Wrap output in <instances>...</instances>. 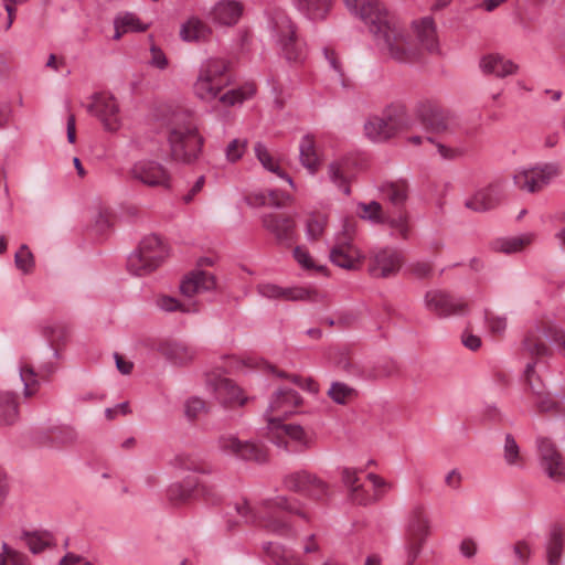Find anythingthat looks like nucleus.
I'll return each mask as SVG.
<instances>
[{
    "label": "nucleus",
    "instance_id": "nucleus-1",
    "mask_svg": "<svg viewBox=\"0 0 565 565\" xmlns=\"http://www.w3.org/2000/svg\"><path fill=\"white\" fill-rule=\"evenodd\" d=\"M347 8L358 14L376 36L381 50L399 63L420 61L423 52L433 53L438 49L436 26L433 18L426 17L413 22L416 33L414 43L394 24L393 18L379 0H343Z\"/></svg>",
    "mask_w": 565,
    "mask_h": 565
},
{
    "label": "nucleus",
    "instance_id": "nucleus-2",
    "mask_svg": "<svg viewBox=\"0 0 565 565\" xmlns=\"http://www.w3.org/2000/svg\"><path fill=\"white\" fill-rule=\"evenodd\" d=\"M168 140L172 158L184 163L195 161L203 146V138L198 131L196 124L186 113H178L173 116L169 126Z\"/></svg>",
    "mask_w": 565,
    "mask_h": 565
},
{
    "label": "nucleus",
    "instance_id": "nucleus-3",
    "mask_svg": "<svg viewBox=\"0 0 565 565\" xmlns=\"http://www.w3.org/2000/svg\"><path fill=\"white\" fill-rule=\"evenodd\" d=\"M275 509L286 511L289 514H295L305 521H309L308 513L303 510L298 500L285 495H278L275 499L263 501L259 507L260 515L257 524L270 533L287 536L294 532L292 526L288 521L274 514Z\"/></svg>",
    "mask_w": 565,
    "mask_h": 565
},
{
    "label": "nucleus",
    "instance_id": "nucleus-4",
    "mask_svg": "<svg viewBox=\"0 0 565 565\" xmlns=\"http://www.w3.org/2000/svg\"><path fill=\"white\" fill-rule=\"evenodd\" d=\"M415 113L427 132L452 137L459 129L457 116L434 102L425 100L418 103Z\"/></svg>",
    "mask_w": 565,
    "mask_h": 565
},
{
    "label": "nucleus",
    "instance_id": "nucleus-5",
    "mask_svg": "<svg viewBox=\"0 0 565 565\" xmlns=\"http://www.w3.org/2000/svg\"><path fill=\"white\" fill-rule=\"evenodd\" d=\"M228 64L221 58H210L202 64L200 74L194 83L195 95L206 102L215 99L230 83Z\"/></svg>",
    "mask_w": 565,
    "mask_h": 565
},
{
    "label": "nucleus",
    "instance_id": "nucleus-6",
    "mask_svg": "<svg viewBox=\"0 0 565 565\" xmlns=\"http://www.w3.org/2000/svg\"><path fill=\"white\" fill-rule=\"evenodd\" d=\"M167 257V249L157 235L146 236L127 260L128 270L136 276H145L160 266Z\"/></svg>",
    "mask_w": 565,
    "mask_h": 565
},
{
    "label": "nucleus",
    "instance_id": "nucleus-7",
    "mask_svg": "<svg viewBox=\"0 0 565 565\" xmlns=\"http://www.w3.org/2000/svg\"><path fill=\"white\" fill-rule=\"evenodd\" d=\"M545 339L556 345L558 352L565 356V330L555 324L530 330L522 342L524 353L531 358L548 356L552 351L545 343Z\"/></svg>",
    "mask_w": 565,
    "mask_h": 565
},
{
    "label": "nucleus",
    "instance_id": "nucleus-8",
    "mask_svg": "<svg viewBox=\"0 0 565 565\" xmlns=\"http://www.w3.org/2000/svg\"><path fill=\"white\" fill-rule=\"evenodd\" d=\"M274 31L285 58L288 62H302L306 51L303 44L296 36L295 25L291 20L284 13L277 14L274 19Z\"/></svg>",
    "mask_w": 565,
    "mask_h": 565
},
{
    "label": "nucleus",
    "instance_id": "nucleus-9",
    "mask_svg": "<svg viewBox=\"0 0 565 565\" xmlns=\"http://www.w3.org/2000/svg\"><path fill=\"white\" fill-rule=\"evenodd\" d=\"M428 534L429 520L424 508L416 507L411 513L406 530L407 565H413L416 561Z\"/></svg>",
    "mask_w": 565,
    "mask_h": 565
},
{
    "label": "nucleus",
    "instance_id": "nucleus-10",
    "mask_svg": "<svg viewBox=\"0 0 565 565\" xmlns=\"http://www.w3.org/2000/svg\"><path fill=\"white\" fill-rule=\"evenodd\" d=\"M541 467L554 482H565V459L556 445L547 437L536 439Z\"/></svg>",
    "mask_w": 565,
    "mask_h": 565
},
{
    "label": "nucleus",
    "instance_id": "nucleus-11",
    "mask_svg": "<svg viewBox=\"0 0 565 565\" xmlns=\"http://www.w3.org/2000/svg\"><path fill=\"white\" fill-rule=\"evenodd\" d=\"M351 241L352 228L345 227L342 236L338 237L335 245L330 249V260L340 268L356 270L362 266L363 255Z\"/></svg>",
    "mask_w": 565,
    "mask_h": 565
},
{
    "label": "nucleus",
    "instance_id": "nucleus-12",
    "mask_svg": "<svg viewBox=\"0 0 565 565\" xmlns=\"http://www.w3.org/2000/svg\"><path fill=\"white\" fill-rule=\"evenodd\" d=\"M284 486L287 490L315 500L324 498L328 490L326 482L307 471H297L287 475L284 478Z\"/></svg>",
    "mask_w": 565,
    "mask_h": 565
},
{
    "label": "nucleus",
    "instance_id": "nucleus-13",
    "mask_svg": "<svg viewBox=\"0 0 565 565\" xmlns=\"http://www.w3.org/2000/svg\"><path fill=\"white\" fill-rule=\"evenodd\" d=\"M557 174L558 167L553 163H547L542 167H533L518 171L513 177V181L520 190L534 193L540 191Z\"/></svg>",
    "mask_w": 565,
    "mask_h": 565
},
{
    "label": "nucleus",
    "instance_id": "nucleus-14",
    "mask_svg": "<svg viewBox=\"0 0 565 565\" xmlns=\"http://www.w3.org/2000/svg\"><path fill=\"white\" fill-rule=\"evenodd\" d=\"M217 444L223 452L233 455L236 458L258 463L267 461V451L262 445L242 441L232 435L220 437Z\"/></svg>",
    "mask_w": 565,
    "mask_h": 565
},
{
    "label": "nucleus",
    "instance_id": "nucleus-15",
    "mask_svg": "<svg viewBox=\"0 0 565 565\" xmlns=\"http://www.w3.org/2000/svg\"><path fill=\"white\" fill-rule=\"evenodd\" d=\"M87 111L96 116L106 130L116 131L119 129V106L114 96L105 93L95 94L93 102L87 106Z\"/></svg>",
    "mask_w": 565,
    "mask_h": 565
},
{
    "label": "nucleus",
    "instance_id": "nucleus-16",
    "mask_svg": "<svg viewBox=\"0 0 565 565\" xmlns=\"http://www.w3.org/2000/svg\"><path fill=\"white\" fill-rule=\"evenodd\" d=\"M264 228L274 235L276 243L291 247L296 241V222L294 217L280 213H266L262 216Z\"/></svg>",
    "mask_w": 565,
    "mask_h": 565
},
{
    "label": "nucleus",
    "instance_id": "nucleus-17",
    "mask_svg": "<svg viewBox=\"0 0 565 565\" xmlns=\"http://www.w3.org/2000/svg\"><path fill=\"white\" fill-rule=\"evenodd\" d=\"M207 387L214 393L216 399L224 407L244 406L247 397L244 395L231 379L220 375H210L206 381Z\"/></svg>",
    "mask_w": 565,
    "mask_h": 565
},
{
    "label": "nucleus",
    "instance_id": "nucleus-18",
    "mask_svg": "<svg viewBox=\"0 0 565 565\" xmlns=\"http://www.w3.org/2000/svg\"><path fill=\"white\" fill-rule=\"evenodd\" d=\"M130 175L148 186H169L168 170L154 160L142 159L135 162L130 169Z\"/></svg>",
    "mask_w": 565,
    "mask_h": 565
},
{
    "label": "nucleus",
    "instance_id": "nucleus-19",
    "mask_svg": "<svg viewBox=\"0 0 565 565\" xmlns=\"http://www.w3.org/2000/svg\"><path fill=\"white\" fill-rule=\"evenodd\" d=\"M302 403L301 396L291 388H280L276 391L269 405L265 412L267 425H269V417H282V420L296 412Z\"/></svg>",
    "mask_w": 565,
    "mask_h": 565
},
{
    "label": "nucleus",
    "instance_id": "nucleus-20",
    "mask_svg": "<svg viewBox=\"0 0 565 565\" xmlns=\"http://www.w3.org/2000/svg\"><path fill=\"white\" fill-rule=\"evenodd\" d=\"M402 262V255L397 250L382 248L372 255L367 270L374 278H387L397 274Z\"/></svg>",
    "mask_w": 565,
    "mask_h": 565
},
{
    "label": "nucleus",
    "instance_id": "nucleus-21",
    "mask_svg": "<svg viewBox=\"0 0 565 565\" xmlns=\"http://www.w3.org/2000/svg\"><path fill=\"white\" fill-rule=\"evenodd\" d=\"M425 306L427 310L439 317H447L452 313L463 311L466 303L455 299L449 294L441 290H430L425 295Z\"/></svg>",
    "mask_w": 565,
    "mask_h": 565
},
{
    "label": "nucleus",
    "instance_id": "nucleus-22",
    "mask_svg": "<svg viewBox=\"0 0 565 565\" xmlns=\"http://www.w3.org/2000/svg\"><path fill=\"white\" fill-rule=\"evenodd\" d=\"M535 366L536 362H529L524 370V377L530 390L536 396V408L541 413H557L562 405L550 394L544 392L543 383H539V385L534 384L533 375L535 374Z\"/></svg>",
    "mask_w": 565,
    "mask_h": 565
},
{
    "label": "nucleus",
    "instance_id": "nucleus-23",
    "mask_svg": "<svg viewBox=\"0 0 565 565\" xmlns=\"http://www.w3.org/2000/svg\"><path fill=\"white\" fill-rule=\"evenodd\" d=\"M502 199V190L499 184H489L476 191L466 200L465 206L475 212H486L499 205Z\"/></svg>",
    "mask_w": 565,
    "mask_h": 565
},
{
    "label": "nucleus",
    "instance_id": "nucleus-24",
    "mask_svg": "<svg viewBox=\"0 0 565 565\" xmlns=\"http://www.w3.org/2000/svg\"><path fill=\"white\" fill-rule=\"evenodd\" d=\"M159 352L174 365H186L198 355L195 347L182 341H164L159 345Z\"/></svg>",
    "mask_w": 565,
    "mask_h": 565
},
{
    "label": "nucleus",
    "instance_id": "nucleus-25",
    "mask_svg": "<svg viewBox=\"0 0 565 565\" xmlns=\"http://www.w3.org/2000/svg\"><path fill=\"white\" fill-rule=\"evenodd\" d=\"M267 426L268 429L275 434L273 440L278 446H286L284 437H289L292 440L301 443L305 448L308 447L306 433L301 426L284 424L282 417H269V425Z\"/></svg>",
    "mask_w": 565,
    "mask_h": 565
},
{
    "label": "nucleus",
    "instance_id": "nucleus-26",
    "mask_svg": "<svg viewBox=\"0 0 565 565\" xmlns=\"http://www.w3.org/2000/svg\"><path fill=\"white\" fill-rule=\"evenodd\" d=\"M259 294L270 299H285L291 301L311 300L316 291L302 288H282L274 284H264L258 287Z\"/></svg>",
    "mask_w": 565,
    "mask_h": 565
},
{
    "label": "nucleus",
    "instance_id": "nucleus-27",
    "mask_svg": "<svg viewBox=\"0 0 565 565\" xmlns=\"http://www.w3.org/2000/svg\"><path fill=\"white\" fill-rule=\"evenodd\" d=\"M215 288V278L212 274L196 270L186 276L180 285L182 295L193 297L194 295L209 291Z\"/></svg>",
    "mask_w": 565,
    "mask_h": 565
},
{
    "label": "nucleus",
    "instance_id": "nucleus-28",
    "mask_svg": "<svg viewBox=\"0 0 565 565\" xmlns=\"http://www.w3.org/2000/svg\"><path fill=\"white\" fill-rule=\"evenodd\" d=\"M243 13V6L235 0H222L215 4L212 10V18L215 22L223 25H233L237 23Z\"/></svg>",
    "mask_w": 565,
    "mask_h": 565
},
{
    "label": "nucleus",
    "instance_id": "nucleus-29",
    "mask_svg": "<svg viewBox=\"0 0 565 565\" xmlns=\"http://www.w3.org/2000/svg\"><path fill=\"white\" fill-rule=\"evenodd\" d=\"M382 115L385 118L393 137L396 134L411 128L413 122L404 105H391Z\"/></svg>",
    "mask_w": 565,
    "mask_h": 565
},
{
    "label": "nucleus",
    "instance_id": "nucleus-30",
    "mask_svg": "<svg viewBox=\"0 0 565 565\" xmlns=\"http://www.w3.org/2000/svg\"><path fill=\"white\" fill-rule=\"evenodd\" d=\"M56 367L53 363L43 365L39 372L30 365H24L20 369V377L24 383V395L31 396L35 392V386L40 380L47 381L50 376L55 372Z\"/></svg>",
    "mask_w": 565,
    "mask_h": 565
},
{
    "label": "nucleus",
    "instance_id": "nucleus-31",
    "mask_svg": "<svg viewBox=\"0 0 565 565\" xmlns=\"http://www.w3.org/2000/svg\"><path fill=\"white\" fill-rule=\"evenodd\" d=\"M335 366L355 377L364 380H377L379 375L365 370L358 363L353 362L349 352L344 349L337 350L332 356Z\"/></svg>",
    "mask_w": 565,
    "mask_h": 565
},
{
    "label": "nucleus",
    "instance_id": "nucleus-32",
    "mask_svg": "<svg viewBox=\"0 0 565 565\" xmlns=\"http://www.w3.org/2000/svg\"><path fill=\"white\" fill-rule=\"evenodd\" d=\"M565 535L561 525H552L546 541V557L548 565H559V559L564 550Z\"/></svg>",
    "mask_w": 565,
    "mask_h": 565
},
{
    "label": "nucleus",
    "instance_id": "nucleus-33",
    "mask_svg": "<svg viewBox=\"0 0 565 565\" xmlns=\"http://www.w3.org/2000/svg\"><path fill=\"white\" fill-rule=\"evenodd\" d=\"M198 480L188 477L180 483H173L168 489V499L171 503L178 505L190 501L196 497Z\"/></svg>",
    "mask_w": 565,
    "mask_h": 565
},
{
    "label": "nucleus",
    "instance_id": "nucleus-34",
    "mask_svg": "<svg viewBox=\"0 0 565 565\" xmlns=\"http://www.w3.org/2000/svg\"><path fill=\"white\" fill-rule=\"evenodd\" d=\"M480 67L484 74H492L497 77H505L515 72L516 66L500 55L490 54L480 61Z\"/></svg>",
    "mask_w": 565,
    "mask_h": 565
},
{
    "label": "nucleus",
    "instance_id": "nucleus-35",
    "mask_svg": "<svg viewBox=\"0 0 565 565\" xmlns=\"http://www.w3.org/2000/svg\"><path fill=\"white\" fill-rule=\"evenodd\" d=\"M299 160L301 164L315 174L320 167V159L316 150V142L311 135H306L299 143Z\"/></svg>",
    "mask_w": 565,
    "mask_h": 565
},
{
    "label": "nucleus",
    "instance_id": "nucleus-36",
    "mask_svg": "<svg viewBox=\"0 0 565 565\" xmlns=\"http://www.w3.org/2000/svg\"><path fill=\"white\" fill-rule=\"evenodd\" d=\"M328 175L330 181L335 184L345 195H350L349 185V160L339 159L328 166Z\"/></svg>",
    "mask_w": 565,
    "mask_h": 565
},
{
    "label": "nucleus",
    "instance_id": "nucleus-37",
    "mask_svg": "<svg viewBox=\"0 0 565 565\" xmlns=\"http://www.w3.org/2000/svg\"><path fill=\"white\" fill-rule=\"evenodd\" d=\"M385 200L396 207H402L408 198V184L405 180L386 182L381 186Z\"/></svg>",
    "mask_w": 565,
    "mask_h": 565
},
{
    "label": "nucleus",
    "instance_id": "nucleus-38",
    "mask_svg": "<svg viewBox=\"0 0 565 565\" xmlns=\"http://www.w3.org/2000/svg\"><path fill=\"white\" fill-rule=\"evenodd\" d=\"M211 33V29L200 19L191 18L181 25L180 36L183 41H205Z\"/></svg>",
    "mask_w": 565,
    "mask_h": 565
},
{
    "label": "nucleus",
    "instance_id": "nucleus-39",
    "mask_svg": "<svg viewBox=\"0 0 565 565\" xmlns=\"http://www.w3.org/2000/svg\"><path fill=\"white\" fill-rule=\"evenodd\" d=\"M18 396L10 392H0V425H12L19 416Z\"/></svg>",
    "mask_w": 565,
    "mask_h": 565
},
{
    "label": "nucleus",
    "instance_id": "nucleus-40",
    "mask_svg": "<svg viewBox=\"0 0 565 565\" xmlns=\"http://www.w3.org/2000/svg\"><path fill=\"white\" fill-rule=\"evenodd\" d=\"M297 8L312 20L323 19L331 8L332 0H294Z\"/></svg>",
    "mask_w": 565,
    "mask_h": 565
},
{
    "label": "nucleus",
    "instance_id": "nucleus-41",
    "mask_svg": "<svg viewBox=\"0 0 565 565\" xmlns=\"http://www.w3.org/2000/svg\"><path fill=\"white\" fill-rule=\"evenodd\" d=\"M364 131L373 141H384L393 137L383 115L371 117L364 124Z\"/></svg>",
    "mask_w": 565,
    "mask_h": 565
},
{
    "label": "nucleus",
    "instance_id": "nucleus-42",
    "mask_svg": "<svg viewBox=\"0 0 565 565\" xmlns=\"http://www.w3.org/2000/svg\"><path fill=\"white\" fill-rule=\"evenodd\" d=\"M255 156L258 159V161L262 163V166L273 172L276 173L278 177L286 179L290 185H294V182L291 178H289L279 167V164L274 160L271 154L269 153L266 146L258 141L254 146Z\"/></svg>",
    "mask_w": 565,
    "mask_h": 565
},
{
    "label": "nucleus",
    "instance_id": "nucleus-43",
    "mask_svg": "<svg viewBox=\"0 0 565 565\" xmlns=\"http://www.w3.org/2000/svg\"><path fill=\"white\" fill-rule=\"evenodd\" d=\"M327 224L328 217L324 214H310L306 221V236L308 241H318L324 233Z\"/></svg>",
    "mask_w": 565,
    "mask_h": 565
},
{
    "label": "nucleus",
    "instance_id": "nucleus-44",
    "mask_svg": "<svg viewBox=\"0 0 565 565\" xmlns=\"http://www.w3.org/2000/svg\"><path fill=\"white\" fill-rule=\"evenodd\" d=\"M531 242L532 235L500 238L493 243V248L505 254H511L521 250L525 245L530 244Z\"/></svg>",
    "mask_w": 565,
    "mask_h": 565
},
{
    "label": "nucleus",
    "instance_id": "nucleus-45",
    "mask_svg": "<svg viewBox=\"0 0 565 565\" xmlns=\"http://www.w3.org/2000/svg\"><path fill=\"white\" fill-rule=\"evenodd\" d=\"M116 33L114 39L118 40L121 36V32L127 31H145L146 25H142L140 20L131 13L125 14L122 18L115 20Z\"/></svg>",
    "mask_w": 565,
    "mask_h": 565
},
{
    "label": "nucleus",
    "instance_id": "nucleus-46",
    "mask_svg": "<svg viewBox=\"0 0 565 565\" xmlns=\"http://www.w3.org/2000/svg\"><path fill=\"white\" fill-rule=\"evenodd\" d=\"M360 217L369 220L373 223L382 224L385 222V214L383 213L382 205L372 201L370 203H359Z\"/></svg>",
    "mask_w": 565,
    "mask_h": 565
},
{
    "label": "nucleus",
    "instance_id": "nucleus-47",
    "mask_svg": "<svg viewBox=\"0 0 565 565\" xmlns=\"http://www.w3.org/2000/svg\"><path fill=\"white\" fill-rule=\"evenodd\" d=\"M255 85L247 84L246 86L241 87L238 89L228 90L220 97V100L223 104L233 106L236 103H242L243 100L252 97L255 94Z\"/></svg>",
    "mask_w": 565,
    "mask_h": 565
},
{
    "label": "nucleus",
    "instance_id": "nucleus-48",
    "mask_svg": "<svg viewBox=\"0 0 565 565\" xmlns=\"http://www.w3.org/2000/svg\"><path fill=\"white\" fill-rule=\"evenodd\" d=\"M355 394L354 388L341 382H333L328 391L329 397L337 404H345Z\"/></svg>",
    "mask_w": 565,
    "mask_h": 565
},
{
    "label": "nucleus",
    "instance_id": "nucleus-49",
    "mask_svg": "<svg viewBox=\"0 0 565 565\" xmlns=\"http://www.w3.org/2000/svg\"><path fill=\"white\" fill-rule=\"evenodd\" d=\"M264 551L276 565H290L289 554L282 545L268 542L264 544Z\"/></svg>",
    "mask_w": 565,
    "mask_h": 565
},
{
    "label": "nucleus",
    "instance_id": "nucleus-50",
    "mask_svg": "<svg viewBox=\"0 0 565 565\" xmlns=\"http://www.w3.org/2000/svg\"><path fill=\"white\" fill-rule=\"evenodd\" d=\"M28 556L23 553L8 546L7 543L2 544V552L0 553V565H26Z\"/></svg>",
    "mask_w": 565,
    "mask_h": 565
},
{
    "label": "nucleus",
    "instance_id": "nucleus-51",
    "mask_svg": "<svg viewBox=\"0 0 565 565\" xmlns=\"http://www.w3.org/2000/svg\"><path fill=\"white\" fill-rule=\"evenodd\" d=\"M504 459L508 465H522V457L520 456V448L511 434L505 435L504 440Z\"/></svg>",
    "mask_w": 565,
    "mask_h": 565
},
{
    "label": "nucleus",
    "instance_id": "nucleus-52",
    "mask_svg": "<svg viewBox=\"0 0 565 565\" xmlns=\"http://www.w3.org/2000/svg\"><path fill=\"white\" fill-rule=\"evenodd\" d=\"M43 334L49 339L51 347L54 348L55 342L65 341L68 335V328L63 323H52L43 328Z\"/></svg>",
    "mask_w": 565,
    "mask_h": 565
},
{
    "label": "nucleus",
    "instance_id": "nucleus-53",
    "mask_svg": "<svg viewBox=\"0 0 565 565\" xmlns=\"http://www.w3.org/2000/svg\"><path fill=\"white\" fill-rule=\"evenodd\" d=\"M15 266L24 274L30 273L34 267L33 254L26 245H22L14 256Z\"/></svg>",
    "mask_w": 565,
    "mask_h": 565
},
{
    "label": "nucleus",
    "instance_id": "nucleus-54",
    "mask_svg": "<svg viewBox=\"0 0 565 565\" xmlns=\"http://www.w3.org/2000/svg\"><path fill=\"white\" fill-rule=\"evenodd\" d=\"M248 141L246 139H233L225 148V156L227 161H238L247 149Z\"/></svg>",
    "mask_w": 565,
    "mask_h": 565
},
{
    "label": "nucleus",
    "instance_id": "nucleus-55",
    "mask_svg": "<svg viewBox=\"0 0 565 565\" xmlns=\"http://www.w3.org/2000/svg\"><path fill=\"white\" fill-rule=\"evenodd\" d=\"M382 497V492L379 490L374 497H371L364 489V487L362 484L358 486L356 488H354L352 491H350L349 493V499L355 503V504H359V505H367V504H371L372 502H375L376 500L381 499Z\"/></svg>",
    "mask_w": 565,
    "mask_h": 565
},
{
    "label": "nucleus",
    "instance_id": "nucleus-56",
    "mask_svg": "<svg viewBox=\"0 0 565 565\" xmlns=\"http://www.w3.org/2000/svg\"><path fill=\"white\" fill-rule=\"evenodd\" d=\"M50 543L47 533H25V544L34 554L42 552Z\"/></svg>",
    "mask_w": 565,
    "mask_h": 565
},
{
    "label": "nucleus",
    "instance_id": "nucleus-57",
    "mask_svg": "<svg viewBox=\"0 0 565 565\" xmlns=\"http://www.w3.org/2000/svg\"><path fill=\"white\" fill-rule=\"evenodd\" d=\"M234 509L243 522L247 524L258 523L260 515L259 509L257 511H254L245 500H243L242 502H236Z\"/></svg>",
    "mask_w": 565,
    "mask_h": 565
},
{
    "label": "nucleus",
    "instance_id": "nucleus-58",
    "mask_svg": "<svg viewBox=\"0 0 565 565\" xmlns=\"http://www.w3.org/2000/svg\"><path fill=\"white\" fill-rule=\"evenodd\" d=\"M391 228L398 232L402 238L407 239L409 234L408 220L405 214L399 213L397 216H386L385 222Z\"/></svg>",
    "mask_w": 565,
    "mask_h": 565
},
{
    "label": "nucleus",
    "instance_id": "nucleus-59",
    "mask_svg": "<svg viewBox=\"0 0 565 565\" xmlns=\"http://www.w3.org/2000/svg\"><path fill=\"white\" fill-rule=\"evenodd\" d=\"M185 416L189 419H195L200 414L209 412L206 403L199 397H191L185 403Z\"/></svg>",
    "mask_w": 565,
    "mask_h": 565
},
{
    "label": "nucleus",
    "instance_id": "nucleus-60",
    "mask_svg": "<svg viewBox=\"0 0 565 565\" xmlns=\"http://www.w3.org/2000/svg\"><path fill=\"white\" fill-rule=\"evenodd\" d=\"M427 140L436 146L438 153L445 160H455L463 154L461 149L448 147L443 142L436 141L431 137H427Z\"/></svg>",
    "mask_w": 565,
    "mask_h": 565
},
{
    "label": "nucleus",
    "instance_id": "nucleus-61",
    "mask_svg": "<svg viewBox=\"0 0 565 565\" xmlns=\"http://www.w3.org/2000/svg\"><path fill=\"white\" fill-rule=\"evenodd\" d=\"M263 204H268L275 207H282L286 205L290 196L280 190H268L267 198L263 194Z\"/></svg>",
    "mask_w": 565,
    "mask_h": 565
},
{
    "label": "nucleus",
    "instance_id": "nucleus-62",
    "mask_svg": "<svg viewBox=\"0 0 565 565\" xmlns=\"http://www.w3.org/2000/svg\"><path fill=\"white\" fill-rule=\"evenodd\" d=\"M295 259L306 269L323 270V266H316L309 253L301 246H296L294 249Z\"/></svg>",
    "mask_w": 565,
    "mask_h": 565
},
{
    "label": "nucleus",
    "instance_id": "nucleus-63",
    "mask_svg": "<svg viewBox=\"0 0 565 565\" xmlns=\"http://www.w3.org/2000/svg\"><path fill=\"white\" fill-rule=\"evenodd\" d=\"M484 319L491 333L501 334L505 331L507 319L504 317L493 316L488 310H486Z\"/></svg>",
    "mask_w": 565,
    "mask_h": 565
},
{
    "label": "nucleus",
    "instance_id": "nucleus-64",
    "mask_svg": "<svg viewBox=\"0 0 565 565\" xmlns=\"http://www.w3.org/2000/svg\"><path fill=\"white\" fill-rule=\"evenodd\" d=\"M157 303L160 309L167 312H172L177 310L189 312V309H186L179 300H177L173 297L162 296L158 299Z\"/></svg>",
    "mask_w": 565,
    "mask_h": 565
}]
</instances>
